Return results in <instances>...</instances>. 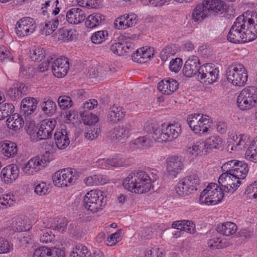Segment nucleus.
I'll list each match as a JSON object with an SVG mask.
<instances>
[{"instance_id":"obj_20","label":"nucleus","mask_w":257,"mask_h":257,"mask_svg":"<svg viewBox=\"0 0 257 257\" xmlns=\"http://www.w3.org/2000/svg\"><path fill=\"white\" fill-rule=\"evenodd\" d=\"M200 63L198 57L192 55L185 62L183 68V73L184 76L191 77L196 74H199L200 71Z\"/></svg>"},{"instance_id":"obj_33","label":"nucleus","mask_w":257,"mask_h":257,"mask_svg":"<svg viewBox=\"0 0 257 257\" xmlns=\"http://www.w3.org/2000/svg\"><path fill=\"white\" fill-rule=\"evenodd\" d=\"M203 2L208 13L222 14L226 9L225 3L221 0H204Z\"/></svg>"},{"instance_id":"obj_7","label":"nucleus","mask_w":257,"mask_h":257,"mask_svg":"<svg viewBox=\"0 0 257 257\" xmlns=\"http://www.w3.org/2000/svg\"><path fill=\"white\" fill-rule=\"evenodd\" d=\"M237 104L242 110L255 106L257 105V87L249 86L242 89L237 97Z\"/></svg>"},{"instance_id":"obj_32","label":"nucleus","mask_w":257,"mask_h":257,"mask_svg":"<svg viewBox=\"0 0 257 257\" xmlns=\"http://www.w3.org/2000/svg\"><path fill=\"white\" fill-rule=\"evenodd\" d=\"M18 147L15 143L4 141L0 143V152L8 158H13L18 153Z\"/></svg>"},{"instance_id":"obj_31","label":"nucleus","mask_w":257,"mask_h":257,"mask_svg":"<svg viewBox=\"0 0 257 257\" xmlns=\"http://www.w3.org/2000/svg\"><path fill=\"white\" fill-rule=\"evenodd\" d=\"M65 19L64 15H60L58 17H53L48 21L45 22L44 26L42 29V33L45 35H49L52 34L57 28L59 22Z\"/></svg>"},{"instance_id":"obj_14","label":"nucleus","mask_w":257,"mask_h":257,"mask_svg":"<svg viewBox=\"0 0 257 257\" xmlns=\"http://www.w3.org/2000/svg\"><path fill=\"white\" fill-rule=\"evenodd\" d=\"M56 124V120L51 118L42 120L36 135L31 137L32 140L36 142L43 139H51Z\"/></svg>"},{"instance_id":"obj_57","label":"nucleus","mask_w":257,"mask_h":257,"mask_svg":"<svg viewBox=\"0 0 257 257\" xmlns=\"http://www.w3.org/2000/svg\"><path fill=\"white\" fill-rule=\"evenodd\" d=\"M175 54L174 49L170 46L165 47L160 53V58L163 61L167 60L168 57L174 55Z\"/></svg>"},{"instance_id":"obj_23","label":"nucleus","mask_w":257,"mask_h":257,"mask_svg":"<svg viewBox=\"0 0 257 257\" xmlns=\"http://www.w3.org/2000/svg\"><path fill=\"white\" fill-rule=\"evenodd\" d=\"M69 257H104V256L99 250L94 252L92 255L86 246L78 243L73 247Z\"/></svg>"},{"instance_id":"obj_45","label":"nucleus","mask_w":257,"mask_h":257,"mask_svg":"<svg viewBox=\"0 0 257 257\" xmlns=\"http://www.w3.org/2000/svg\"><path fill=\"white\" fill-rule=\"evenodd\" d=\"M8 126L15 131L20 129L24 123L23 118L19 116V114L14 113L8 118L7 120Z\"/></svg>"},{"instance_id":"obj_19","label":"nucleus","mask_w":257,"mask_h":257,"mask_svg":"<svg viewBox=\"0 0 257 257\" xmlns=\"http://www.w3.org/2000/svg\"><path fill=\"white\" fill-rule=\"evenodd\" d=\"M52 71L55 76L58 78L64 77L69 68V62L67 58L60 57L52 61Z\"/></svg>"},{"instance_id":"obj_59","label":"nucleus","mask_w":257,"mask_h":257,"mask_svg":"<svg viewBox=\"0 0 257 257\" xmlns=\"http://www.w3.org/2000/svg\"><path fill=\"white\" fill-rule=\"evenodd\" d=\"M67 223V220L65 218L59 219L57 220V223L55 222L53 225L51 226V227L54 230L63 232L66 229Z\"/></svg>"},{"instance_id":"obj_24","label":"nucleus","mask_w":257,"mask_h":257,"mask_svg":"<svg viewBox=\"0 0 257 257\" xmlns=\"http://www.w3.org/2000/svg\"><path fill=\"white\" fill-rule=\"evenodd\" d=\"M19 170L16 165L11 164L4 168L1 172L2 180L6 184L12 183L18 178Z\"/></svg>"},{"instance_id":"obj_54","label":"nucleus","mask_w":257,"mask_h":257,"mask_svg":"<svg viewBox=\"0 0 257 257\" xmlns=\"http://www.w3.org/2000/svg\"><path fill=\"white\" fill-rule=\"evenodd\" d=\"M42 109L44 113L48 115L53 114L56 110V103L50 100L44 101L42 104Z\"/></svg>"},{"instance_id":"obj_47","label":"nucleus","mask_w":257,"mask_h":257,"mask_svg":"<svg viewBox=\"0 0 257 257\" xmlns=\"http://www.w3.org/2000/svg\"><path fill=\"white\" fill-rule=\"evenodd\" d=\"M81 115L83 123L87 125L97 124L98 121V117L96 115L92 113L84 110L81 112Z\"/></svg>"},{"instance_id":"obj_25","label":"nucleus","mask_w":257,"mask_h":257,"mask_svg":"<svg viewBox=\"0 0 257 257\" xmlns=\"http://www.w3.org/2000/svg\"><path fill=\"white\" fill-rule=\"evenodd\" d=\"M131 131V126L128 124L117 126L108 133V136L112 141H120L127 139Z\"/></svg>"},{"instance_id":"obj_13","label":"nucleus","mask_w":257,"mask_h":257,"mask_svg":"<svg viewBox=\"0 0 257 257\" xmlns=\"http://www.w3.org/2000/svg\"><path fill=\"white\" fill-rule=\"evenodd\" d=\"M220 187L225 192L233 193L241 184V181L237 177L229 172H223L218 178Z\"/></svg>"},{"instance_id":"obj_12","label":"nucleus","mask_w":257,"mask_h":257,"mask_svg":"<svg viewBox=\"0 0 257 257\" xmlns=\"http://www.w3.org/2000/svg\"><path fill=\"white\" fill-rule=\"evenodd\" d=\"M221 169L223 172H230L240 180L245 179L248 172L246 163L236 160H231L225 163L221 167Z\"/></svg>"},{"instance_id":"obj_9","label":"nucleus","mask_w":257,"mask_h":257,"mask_svg":"<svg viewBox=\"0 0 257 257\" xmlns=\"http://www.w3.org/2000/svg\"><path fill=\"white\" fill-rule=\"evenodd\" d=\"M187 122L191 130L199 135L207 132L210 126L209 116L201 113L189 115Z\"/></svg>"},{"instance_id":"obj_28","label":"nucleus","mask_w":257,"mask_h":257,"mask_svg":"<svg viewBox=\"0 0 257 257\" xmlns=\"http://www.w3.org/2000/svg\"><path fill=\"white\" fill-rule=\"evenodd\" d=\"M134 49L135 45L133 43L124 41L115 43L110 46L112 52L118 56L131 53Z\"/></svg>"},{"instance_id":"obj_44","label":"nucleus","mask_w":257,"mask_h":257,"mask_svg":"<svg viewBox=\"0 0 257 257\" xmlns=\"http://www.w3.org/2000/svg\"><path fill=\"white\" fill-rule=\"evenodd\" d=\"M12 229L17 232L26 231L30 229V224L27 225L26 221L21 217H14L12 219L11 224Z\"/></svg>"},{"instance_id":"obj_43","label":"nucleus","mask_w":257,"mask_h":257,"mask_svg":"<svg viewBox=\"0 0 257 257\" xmlns=\"http://www.w3.org/2000/svg\"><path fill=\"white\" fill-rule=\"evenodd\" d=\"M205 149L203 142L198 141L191 146H188L186 148V153L190 157L194 158L200 155L201 152L205 151Z\"/></svg>"},{"instance_id":"obj_11","label":"nucleus","mask_w":257,"mask_h":257,"mask_svg":"<svg viewBox=\"0 0 257 257\" xmlns=\"http://www.w3.org/2000/svg\"><path fill=\"white\" fill-rule=\"evenodd\" d=\"M244 23V30L251 41L257 37V12L247 11L245 14L238 17Z\"/></svg>"},{"instance_id":"obj_53","label":"nucleus","mask_w":257,"mask_h":257,"mask_svg":"<svg viewBox=\"0 0 257 257\" xmlns=\"http://www.w3.org/2000/svg\"><path fill=\"white\" fill-rule=\"evenodd\" d=\"M152 143V141L147 136H143L138 138L134 140V144L137 148L144 149L150 147Z\"/></svg>"},{"instance_id":"obj_15","label":"nucleus","mask_w":257,"mask_h":257,"mask_svg":"<svg viewBox=\"0 0 257 257\" xmlns=\"http://www.w3.org/2000/svg\"><path fill=\"white\" fill-rule=\"evenodd\" d=\"M213 64H205L200 68L198 74V78L206 84H212L216 82L218 77L219 70L212 67Z\"/></svg>"},{"instance_id":"obj_10","label":"nucleus","mask_w":257,"mask_h":257,"mask_svg":"<svg viewBox=\"0 0 257 257\" xmlns=\"http://www.w3.org/2000/svg\"><path fill=\"white\" fill-rule=\"evenodd\" d=\"M244 23L238 17L236 19L227 35V40L232 43H245L251 41L244 30Z\"/></svg>"},{"instance_id":"obj_4","label":"nucleus","mask_w":257,"mask_h":257,"mask_svg":"<svg viewBox=\"0 0 257 257\" xmlns=\"http://www.w3.org/2000/svg\"><path fill=\"white\" fill-rule=\"evenodd\" d=\"M181 132V125L179 123H164L154 131L152 138L159 143L171 142L177 139Z\"/></svg>"},{"instance_id":"obj_49","label":"nucleus","mask_w":257,"mask_h":257,"mask_svg":"<svg viewBox=\"0 0 257 257\" xmlns=\"http://www.w3.org/2000/svg\"><path fill=\"white\" fill-rule=\"evenodd\" d=\"M45 50L38 46L30 51L29 56L32 61H40L45 57Z\"/></svg>"},{"instance_id":"obj_30","label":"nucleus","mask_w":257,"mask_h":257,"mask_svg":"<svg viewBox=\"0 0 257 257\" xmlns=\"http://www.w3.org/2000/svg\"><path fill=\"white\" fill-rule=\"evenodd\" d=\"M125 114L124 109L117 105L109 107L107 112V120L111 123H116L122 120Z\"/></svg>"},{"instance_id":"obj_36","label":"nucleus","mask_w":257,"mask_h":257,"mask_svg":"<svg viewBox=\"0 0 257 257\" xmlns=\"http://www.w3.org/2000/svg\"><path fill=\"white\" fill-rule=\"evenodd\" d=\"M27 90V88L24 83H16L8 90V95L12 100H15L21 98L23 95L25 94Z\"/></svg>"},{"instance_id":"obj_40","label":"nucleus","mask_w":257,"mask_h":257,"mask_svg":"<svg viewBox=\"0 0 257 257\" xmlns=\"http://www.w3.org/2000/svg\"><path fill=\"white\" fill-rule=\"evenodd\" d=\"M105 17L99 13H93L90 15L85 21L87 28L93 29L101 25L104 21Z\"/></svg>"},{"instance_id":"obj_55","label":"nucleus","mask_w":257,"mask_h":257,"mask_svg":"<svg viewBox=\"0 0 257 257\" xmlns=\"http://www.w3.org/2000/svg\"><path fill=\"white\" fill-rule=\"evenodd\" d=\"M108 34L107 31H99L94 33L91 36L92 43L98 44L104 41L108 37Z\"/></svg>"},{"instance_id":"obj_63","label":"nucleus","mask_w":257,"mask_h":257,"mask_svg":"<svg viewBox=\"0 0 257 257\" xmlns=\"http://www.w3.org/2000/svg\"><path fill=\"white\" fill-rule=\"evenodd\" d=\"M182 64V60L180 58L173 59L170 63V70L172 72H178L181 69Z\"/></svg>"},{"instance_id":"obj_22","label":"nucleus","mask_w":257,"mask_h":257,"mask_svg":"<svg viewBox=\"0 0 257 257\" xmlns=\"http://www.w3.org/2000/svg\"><path fill=\"white\" fill-rule=\"evenodd\" d=\"M183 161L182 157L174 156L167 159V170L169 175L174 178L183 169Z\"/></svg>"},{"instance_id":"obj_51","label":"nucleus","mask_w":257,"mask_h":257,"mask_svg":"<svg viewBox=\"0 0 257 257\" xmlns=\"http://www.w3.org/2000/svg\"><path fill=\"white\" fill-rule=\"evenodd\" d=\"M3 189L0 187V208L4 209L10 207L14 201V196L10 194H3Z\"/></svg>"},{"instance_id":"obj_41","label":"nucleus","mask_w":257,"mask_h":257,"mask_svg":"<svg viewBox=\"0 0 257 257\" xmlns=\"http://www.w3.org/2000/svg\"><path fill=\"white\" fill-rule=\"evenodd\" d=\"M56 35L58 40L64 41H72L77 37L76 31L75 30L66 28L58 30Z\"/></svg>"},{"instance_id":"obj_46","label":"nucleus","mask_w":257,"mask_h":257,"mask_svg":"<svg viewBox=\"0 0 257 257\" xmlns=\"http://www.w3.org/2000/svg\"><path fill=\"white\" fill-rule=\"evenodd\" d=\"M207 244L210 248L219 249L228 246L229 243L225 239H222L217 236H213L208 240Z\"/></svg>"},{"instance_id":"obj_8","label":"nucleus","mask_w":257,"mask_h":257,"mask_svg":"<svg viewBox=\"0 0 257 257\" xmlns=\"http://www.w3.org/2000/svg\"><path fill=\"white\" fill-rule=\"evenodd\" d=\"M78 175L76 169L65 168L59 170L53 175L54 184L58 187L71 186L78 179Z\"/></svg>"},{"instance_id":"obj_16","label":"nucleus","mask_w":257,"mask_h":257,"mask_svg":"<svg viewBox=\"0 0 257 257\" xmlns=\"http://www.w3.org/2000/svg\"><path fill=\"white\" fill-rule=\"evenodd\" d=\"M36 28L35 21L33 18L24 17L17 23L15 29L18 36L26 37L33 33Z\"/></svg>"},{"instance_id":"obj_38","label":"nucleus","mask_w":257,"mask_h":257,"mask_svg":"<svg viewBox=\"0 0 257 257\" xmlns=\"http://www.w3.org/2000/svg\"><path fill=\"white\" fill-rule=\"evenodd\" d=\"M237 225L232 222H226L218 225L216 228L217 232L225 236H229L234 234L237 231Z\"/></svg>"},{"instance_id":"obj_50","label":"nucleus","mask_w":257,"mask_h":257,"mask_svg":"<svg viewBox=\"0 0 257 257\" xmlns=\"http://www.w3.org/2000/svg\"><path fill=\"white\" fill-rule=\"evenodd\" d=\"M246 159L252 162L257 163V145L253 141L249 144L245 152Z\"/></svg>"},{"instance_id":"obj_48","label":"nucleus","mask_w":257,"mask_h":257,"mask_svg":"<svg viewBox=\"0 0 257 257\" xmlns=\"http://www.w3.org/2000/svg\"><path fill=\"white\" fill-rule=\"evenodd\" d=\"M100 132V128L98 124L90 125L85 133V137L88 140H93L98 137Z\"/></svg>"},{"instance_id":"obj_29","label":"nucleus","mask_w":257,"mask_h":257,"mask_svg":"<svg viewBox=\"0 0 257 257\" xmlns=\"http://www.w3.org/2000/svg\"><path fill=\"white\" fill-rule=\"evenodd\" d=\"M86 18V14L83 10L78 8H74L69 10L66 14L67 22L72 24H78L82 23Z\"/></svg>"},{"instance_id":"obj_17","label":"nucleus","mask_w":257,"mask_h":257,"mask_svg":"<svg viewBox=\"0 0 257 257\" xmlns=\"http://www.w3.org/2000/svg\"><path fill=\"white\" fill-rule=\"evenodd\" d=\"M48 162L45 156H38L31 159L23 167V171L25 174L32 175L45 167Z\"/></svg>"},{"instance_id":"obj_21","label":"nucleus","mask_w":257,"mask_h":257,"mask_svg":"<svg viewBox=\"0 0 257 257\" xmlns=\"http://www.w3.org/2000/svg\"><path fill=\"white\" fill-rule=\"evenodd\" d=\"M63 249L57 247L52 248L46 246H41L34 251L33 257H65Z\"/></svg>"},{"instance_id":"obj_56","label":"nucleus","mask_w":257,"mask_h":257,"mask_svg":"<svg viewBox=\"0 0 257 257\" xmlns=\"http://www.w3.org/2000/svg\"><path fill=\"white\" fill-rule=\"evenodd\" d=\"M58 102L62 109H68L73 106V101L69 96L63 95L58 99Z\"/></svg>"},{"instance_id":"obj_35","label":"nucleus","mask_w":257,"mask_h":257,"mask_svg":"<svg viewBox=\"0 0 257 257\" xmlns=\"http://www.w3.org/2000/svg\"><path fill=\"white\" fill-rule=\"evenodd\" d=\"M249 144L250 141L247 136L244 134L233 136L232 137L231 150L236 151L243 150Z\"/></svg>"},{"instance_id":"obj_64","label":"nucleus","mask_w":257,"mask_h":257,"mask_svg":"<svg viewBox=\"0 0 257 257\" xmlns=\"http://www.w3.org/2000/svg\"><path fill=\"white\" fill-rule=\"evenodd\" d=\"M162 251L157 247H153L150 249H147L145 252L146 257H162Z\"/></svg>"},{"instance_id":"obj_3","label":"nucleus","mask_w":257,"mask_h":257,"mask_svg":"<svg viewBox=\"0 0 257 257\" xmlns=\"http://www.w3.org/2000/svg\"><path fill=\"white\" fill-rule=\"evenodd\" d=\"M226 77L228 82L236 86H244L247 80V71L244 65L235 62L229 65L226 70Z\"/></svg>"},{"instance_id":"obj_52","label":"nucleus","mask_w":257,"mask_h":257,"mask_svg":"<svg viewBox=\"0 0 257 257\" xmlns=\"http://www.w3.org/2000/svg\"><path fill=\"white\" fill-rule=\"evenodd\" d=\"M51 190L50 185L42 182L37 184L35 187V193L39 196H44L48 194Z\"/></svg>"},{"instance_id":"obj_2","label":"nucleus","mask_w":257,"mask_h":257,"mask_svg":"<svg viewBox=\"0 0 257 257\" xmlns=\"http://www.w3.org/2000/svg\"><path fill=\"white\" fill-rule=\"evenodd\" d=\"M106 204L104 192L92 190L87 192L83 198V206L88 211L96 213L102 210Z\"/></svg>"},{"instance_id":"obj_37","label":"nucleus","mask_w":257,"mask_h":257,"mask_svg":"<svg viewBox=\"0 0 257 257\" xmlns=\"http://www.w3.org/2000/svg\"><path fill=\"white\" fill-rule=\"evenodd\" d=\"M172 227L180 230H184L189 233H193L195 231V224L192 221L187 220L174 221Z\"/></svg>"},{"instance_id":"obj_6","label":"nucleus","mask_w":257,"mask_h":257,"mask_svg":"<svg viewBox=\"0 0 257 257\" xmlns=\"http://www.w3.org/2000/svg\"><path fill=\"white\" fill-rule=\"evenodd\" d=\"M200 182V178L197 173L188 175L177 184L175 188L176 193L183 196L189 195L198 189Z\"/></svg>"},{"instance_id":"obj_27","label":"nucleus","mask_w":257,"mask_h":257,"mask_svg":"<svg viewBox=\"0 0 257 257\" xmlns=\"http://www.w3.org/2000/svg\"><path fill=\"white\" fill-rule=\"evenodd\" d=\"M37 104V100L34 97H28L24 98L21 103V113L25 116L31 115L36 110Z\"/></svg>"},{"instance_id":"obj_5","label":"nucleus","mask_w":257,"mask_h":257,"mask_svg":"<svg viewBox=\"0 0 257 257\" xmlns=\"http://www.w3.org/2000/svg\"><path fill=\"white\" fill-rule=\"evenodd\" d=\"M223 197V188L216 183H210L201 193L199 202L201 204L214 205L220 202Z\"/></svg>"},{"instance_id":"obj_1","label":"nucleus","mask_w":257,"mask_h":257,"mask_svg":"<svg viewBox=\"0 0 257 257\" xmlns=\"http://www.w3.org/2000/svg\"><path fill=\"white\" fill-rule=\"evenodd\" d=\"M122 185L129 191L138 194L148 192L151 187V180L148 174L142 170L134 171L123 180Z\"/></svg>"},{"instance_id":"obj_18","label":"nucleus","mask_w":257,"mask_h":257,"mask_svg":"<svg viewBox=\"0 0 257 257\" xmlns=\"http://www.w3.org/2000/svg\"><path fill=\"white\" fill-rule=\"evenodd\" d=\"M138 21V18L135 14H125L114 20V26L118 30H125L135 26Z\"/></svg>"},{"instance_id":"obj_60","label":"nucleus","mask_w":257,"mask_h":257,"mask_svg":"<svg viewBox=\"0 0 257 257\" xmlns=\"http://www.w3.org/2000/svg\"><path fill=\"white\" fill-rule=\"evenodd\" d=\"M245 193L250 198L257 199V181H254L248 186Z\"/></svg>"},{"instance_id":"obj_58","label":"nucleus","mask_w":257,"mask_h":257,"mask_svg":"<svg viewBox=\"0 0 257 257\" xmlns=\"http://www.w3.org/2000/svg\"><path fill=\"white\" fill-rule=\"evenodd\" d=\"M122 233V230L119 229L116 232L111 234L109 236L107 239V245L108 246L114 245L120 240V234Z\"/></svg>"},{"instance_id":"obj_34","label":"nucleus","mask_w":257,"mask_h":257,"mask_svg":"<svg viewBox=\"0 0 257 257\" xmlns=\"http://www.w3.org/2000/svg\"><path fill=\"white\" fill-rule=\"evenodd\" d=\"M54 139L55 144L59 149H64L70 144L68 134L65 129L57 131L54 134Z\"/></svg>"},{"instance_id":"obj_62","label":"nucleus","mask_w":257,"mask_h":257,"mask_svg":"<svg viewBox=\"0 0 257 257\" xmlns=\"http://www.w3.org/2000/svg\"><path fill=\"white\" fill-rule=\"evenodd\" d=\"M140 52H141L142 58H140V63H145L150 60L153 55L152 50L149 48L145 49L144 47L140 49Z\"/></svg>"},{"instance_id":"obj_26","label":"nucleus","mask_w":257,"mask_h":257,"mask_svg":"<svg viewBox=\"0 0 257 257\" xmlns=\"http://www.w3.org/2000/svg\"><path fill=\"white\" fill-rule=\"evenodd\" d=\"M179 88V83L172 78L165 79L158 84V89L162 94L171 95Z\"/></svg>"},{"instance_id":"obj_61","label":"nucleus","mask_w":257,"mask_h":257,"mask_svg":"<svg viewBox=\"0 0 257 257\" xmlns=\"http://www.w3.org/2000/svg\"><path fill=\"white\" fill-rule=\"evenodd\" d=\"M12 249L13 245L6 238L0 237V253L8 252Z\"/></svg>"},{"instance_id":"obj_39","label":"nucleus","mask_w":257,"mask_h":257,"mask_svg":"<svg viewBox=\"0 0 257 257\" xmlns=\"http://www.w3.org/2000/svg\"><path fill=\"white\" fill-rule=\"evenodd\" d=\"M208 15V9H207L203 2L198 5L193 10L192 14V19L195 22H200Z\"/></svg>"},{"instance_id":"obj_42","label":"nucleus","mask_w":257,"mask_h":257,"mask_svg":"<svg viewBox=\"0 0 257 257\" xmlns=\"http://www.w3.org/2000/svg\"><path fill=\"white\" fill-rule=\"evenodd\" d=\"M205 148V152L213 149H219L222 144V139L218 136H212L206 139L205 141H202Z\"/></svg>"}]
</instances>
